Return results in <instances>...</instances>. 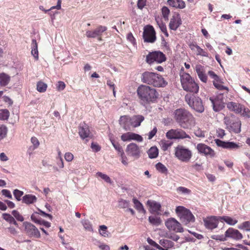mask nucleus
Returning a JSON list of instances; mask_svg holds the SVG:
<instances>
[{
  "label": "nucleus",
  "instance_id": "obj_1",
  "mask_svg": "<svg viewBox=\"0 0 250 250\" xmlns=\"http://www.w3.org/2000/svg\"><path fill=\"white\" fill-rule=\"evenodd\" d=\"M173 115L175 121L182 128L191 129L196 125L195 118L185 108L176 109L173 112Z\"/></svg>",
  "mask_w": 250,
  "mask_h": 250
},
{
  "label": "nucleus",
  "instance_id": "obj_2",
  "mask_svg": "<svg viewBox=\"0 0 250 250\" xmlns=\"http://www.w3.org/2000/svg\"><path fill=\"white\" fill-rule=\"evenodd\" d=\"M141 80L144 83L153 85L155 87H164L167 84L161 75L148 71L142 74Z\"/></svg>",
  "mask_w": 250,
  "mask_h": 250
},
{
  "label": "nucleus",
  "instance_id": "obj_3",
  "mask_svg": "<svg viewBox=\"0 0 250 250\" xmlns=\"http://www.w3.org/2000/svg\"><path fill=\"white\" fill-rule=\"evenodd\" d=\"M139 98L144 102H153L158 98V93L154 88L142 85L137 89Z\"/></svg>",
  "mask_w": 250,
  "mask_h": 250
},
{
  "label": "nucleus",
  "instance_id": "obj_4",
  "mask_svg": "<svg viewBox=\"0 0 250 250\" xmlns=\"http://www.w3.org/2000/svg\"><path fill=\"white\" fill-rule=\"evenodd\" d=\"M181 83L183 89L185 91L196 94L199 91L198 84L194 81L190 75L184 73L180 76Z\"/></svg>",
  "mask_w": 250,
  "mask_h": 250
},
{
  "label": "nucleus",
  "instance_id": "obj_5",
  "mask_svg": "<svg viewBox=\"0 0 250 250\" xmlns=\"http://www.w3.org/2000/svg\"><path fill=\"white\" fill-rule=\"evenodd\" d=\"M174 151L175 157L183 162H188L192 156L191 151L189 148L182 145H178L175 147Z\"/></svg>",
  "mask_w": 250,
  "mask_h": 250
},
{
  "label": "nucleus",
  "instance_id": "obj_6",
  "mask_svg": "<svg viewBox=\"0 0 250 250\" xmlns=\"http://www.w3.org/2000/svg\"><path fill=\"white\" fill-rule=\"evenodd\" d=\"M177 216L180 218V221L185 225L195 221V217L191 211L182 206H178L175 209Z\"/></svg>",
  "mask_w": 250,
  "mask_h": 250
},
{
  "label": "nucleus",
  "instance_id": "obj_7",
  "mask_svg": "<svg viewBox=\"0 0 250 250\" xmlns=\"http://www.w3.org/2000/svg\"><path fill=\"white\" fill-rule=\"evenodd\" d=\"M224 123L226 128L230 132L239 133L241 132V123L239 119L234 117H225Z\"/></svg>",
  "mask_w": 250,
  "mask_h": 250
},
{
  "label": "nucleus",
  "instance_id": "obj_8",
  "mask_svg": "<svg viewBox=\"0 0 250 250\" xmlns=\"http://www.w3.org/2000/svg\"><path fill=\"white\" fill-rule=\"evenodd\" d=\"M185 100L189 106L197 112L202 113L204 111V106L202 100L193 94H187Z\"/></svg>",
  "mask_w": 250,
  "mask_h": 250
},
{
  "label": "nucleus",
  "instance_id": "obj_9",
  "mask_svg": "<svg viewBox=\"0 0 250 250\" xmlns=\"http://www.w3.org/2000/svg\"><path fill=\"white\" fill-rule=\"evenodd\" d=\"M166 136L170 140L191 139L190 136L181 128L171 129L166 133Z\"/></svg>",
  "mask_w": 250,
  "mask_h": 250
},
{
  "label": "nucleus",
  "instance_id": "obj_10",
  "mask_svg": "<svg viewBox=\"0 0 250 250\" xmlns=\"http://www.w3.org/2000/svg\"><path fill=\"white\" fill-rule=\"evenodd\" d=\"M166 60L165 55L161 51H155L150 52L146 56V62L149 64L156 62L157 63H161Z\"/></svg>",
  "mask_w": 250,
  "mask_h": 250
},
{
  "label": "nucleus",
  "instance_id": "obj_11",
  "mask_svg": "<svg viewBox=\"0 0 250 250\" xmlns=\"http://www.w3.org/2000/svg\"><path fill=\"white\" fill-rule=\"evenodd\" d=\"M220 220L219 216H208L203 219L205 227L209 230L217 228Z\"/></svg>",
  "mask_w": 250,
  "mask_h": 250
},
{
  "label": "nucleus",
  "instance_id": "obj_12",
  "mask_svg": "<svg viewBox=\"0 0 250 250\" xmlns=\"http://www.w3.org/2000/svg\"><path fill=\"white\" fill-rule=\"evenodd\" d=\"M79 134L81 138L87 142L91 139L93 135L90 131L89 126L85 123L81 124L79 127Z\"/></svg>",
  "mask_w": 250,
  "mask_h": 250
},
{
  "label": "nucleus",
  "instance_id": "obj_13",
  "mask_svg": "<svg viewBox=\"0 0 250 250\" xmlns=\"http://www.w3.org/2000/svg\"><path fill=\"white\" fill-rule=\"evenodd\" d=\"M165 225L169 230H173L176 232L184 231L181 224L174 218H168L165 222Z\"/></svg>",
  "mask_w": 250,
  "mask_h": 250
},
{
  "label": "nucleus",
  "instance_id": "obj_14",
  "mask_svg": "<svg viewBox=\"0 0 250 250\" xmlns=\"http://www.w3.org/2000/svg\"><path fill=\"white\" fill-rule=\"evenodd\" d=\"M126 152L129 156L138 159L141 155L140 147L135 143H130L126 146Z\"/></svg>",
  "mask_w": 250,
  "mask_h": 250
},
{
  "label": "nucleus",
  "instance_id": "obj_15",
  "mask_svg": "<svg viewBox=\"0 0 250 250\" xmlns=\"http://www.w3.org/2000/svg\"><path fill=\"white\" fill-rule=\"evenodd\" d=\"M209 100L212 104L213 110L215 112L221 110L225 107L222 94L215 97H210Z\"/></svg>",
  "mask_w": 250,
  "mask_h": 250
},
{
  "label": "nucleus",
  "instance_id": "obj_16",
  "mask_svg": "<svg viewBox=\"0 0 250 250\" xmlns=\"http://www.w3.org/2000/svg\"><path fill=\"white\" fill-rule=\"evenodd\" d=\"M143 38L144 41L147 42L153 43L156 41L155 32L152 26H147L145 29Z\"/></svg>",
  "mask_w": 250,
  "mask_h": 250
},
{
  "label": "nucleus",
  "instance_id": "obj_17",
  "mask_svg": "<svg viewBox=\"0 0 250 250\" xmlns=\"http://www.w3.org/2000/svg\"><path fill=\"white\" fill-rule=\"evenodd\" d=\"M215 142L217 146L231 150H237L242 146L240 143L233 142H225L219 139L215 140Z\"/></svg>",
  "mask_w": 250,
  "mask_h": 250
},
{
  "label": "nucleus",
  "instance_id": "obj_18",
  "mask_svg": "<svg viewBox=\"0 0 250 250\" xmlns=\"http://www.w3.org/2000/svg\"><path fill=\"white\" fill-rule=\"evenodd\" d=\"M121 139L123 142L135 140L138 142H142L143 141V138L141 135L131 132L123 134L121 136Z\"/></svg>",
  "mask_w": 250,
  "mask_h": 250
},
{
  "label": "nucleus",
  "instance_id": "obj_19",
  "mask_svg": "<svg viewBox=\"0 0 250 250\" xmlns=\"http://www.w3.org/2000/svg\"><path fill=\"white\" fill-rule=\"evenodd\" d=\"M23 224L25 227V231L28 235L36 238L40 237V233L34 225L28 222H24Z\"/></svg>",
  "mask_w": 250,
  "mask_h": 250
},
{
  "label": "nucleus",
  "instance_id": "obj_20",
  "mask_svg": "<svg viewBox=\"0 0 250 250\" xmlns=\"http://www.w3.org/2000/svg\"><path fill=\"white\" fill-rule=\"evenodd\" d=\"M196 149L200 153L204 154L206 156H209L211 157H214L215 152L214 150L207 145L200 143L197 145Z\"/></svg>",
  "mask_w": 250,
  "mask_h": 250
},
{
  "label": "nucleus",
  "instance_id": "obj_21",
  "mask_svg": "<svg viewBox=\"0 0 250 250\" xmlns=\"http://www.w3.org/2000/svg\"><path fill=\"white\" fill-rule=\"evenodd\" d=\"M107 30V27L104 26L100 25L94 30H88L86 32L85 35L87 38H95L101 36L103 33Z\"/></svg>",
  "mask_w": 250,
  "mask_h": 250
},
{
  "label": "nucleus",
  "instance_id": "obj_22",
  "mask_svg": "<svg viewBox=\"0 0 250 250\" xmlns=\"http://www.w3.org/2000/svg\"><path fill=\"white\" fill-rule=\"evenodd\" d=\"M226 238H230L235 240H240L243 238V235L237 229L232 228L228 229L225 232Z\"/></svg>",
  "mask_w": 250,
  "mask_h": 250
},
{
  "label": "nucleus",
  "instance_id": "obj_23",
  "mask_svg": "<svg viewBox=\"0 0 250 250\" xmlns=\"http://www.w3.org/2000/svg\"><path fill=\"white\" fill-rule=\"evenodd\" d=\"M119 123L121 126L125 130H130L131 127L130 117L128 115L121 116L119 119Z\"/></svg>",
  "mask_w": 250,
  "mask_h": 250
},
{
  "label": "nucleus",
  "instance_id": "obj_24",
  "mask_svg": "<svg viewBox=\"0 0 250 250\" xmlns=\"http://www.w3.org/2000/svg\"><path fill=\"white\" fill-rule=\"evenodd\" d=\"M189 47L192 51L195 52L197 56L208 57V53L198 46L196 43H190L189 44Z\"/></svg>",
  "mask_w": 250,
  "mask_h": 250
},
{
  "label": "nucleus",
  "instance_id": "obj_25",
  "mask_svg": "<svg viewBox=\"0 0 250 250\" xmlns=\"http://www.w3.org/2000/svg\"><path fill=\"white\" fill-rule=\"evenodd\" d=\"M182 24V21L179 15L172 16L170 19L169 27L171 30H176Z\"/></svg>",
  "mask_w": 250,
  "mask_h": 250
},
{
  "label": "nucleus",
  "instance_id": "obj_26",
  "mask_svg": "<svg viewBox=\"0 0 250 250\" xmlns=\"http://www.w3.org/2000/svg\"><path fill=\"white\" fill-rule=\"evenodd\" d=\"M195 71L200 80L204 83H206L207 76L205 74L204 66L201 64H197L195 66Z\"/></svg>",
  "mask_w": 250,
  "mask_h": 250
},
{
  "label": "nucleus",
  "instance_id": "obj_27",
  "mask_svg": "<svg viewBox=\"0 0 250 250\" xmlns=\"http://www.w3.org/2000/svg\"><path fill=\"white\" fill-rule=\"evenodd\" d=\"M131 125L132 127H137L141 125V123L144 120L145 118L141 115H134L130 117Z\"/></svg>",
  "mask_w": 250,
  "mask_h": 250
},
{
  "label": "nucleus",
  "instance_id": "obj_28",
  "mask_svg": "<svg viewBox=\"0 0 250 250\" xmlns=\"http://www.w3.org/2000/svg\"><path fill=\"white\" fill-rule=\"evenodd\" d=\"M227 108L236 113H240L242 111V106L239 103L235 102H229L227 104Z\"/></svg>",
  "mask_w": 250,
  "mask_h": 250
},
{
  "label": "nucleus",
  "instance_id": "obj_29",
  "mask_svg": "<svg viewBox=\"0 0 250 250\" xmlns=\"http://www.w3.org/2000/svg\"><path fill=\"white\" fill-rule=\"evenodd\" d=\"M147 205L149 207L151 213H158L161 208L160 204L154 201L148 200Z\"/></svg>",
  "mask_w": 250,
  "mask_h": 250
},
{
  "label": "nucleus",
  "instance_id": "obj_30",
  "mask_svg": "<svg viewBox=\"0 0 250 250\" xmlns=\"http://www.w3.org/2000/svg\"><path fill=\"white\" fill-rule=\"evenodd\" d=\"M167 3L170 6L179 9H183L186 6L185 2L182 0H168Z\"/></svg>",
  "mask_w": 250,
  "mask_h": 250
},
{
  "label": "nucleus",
  "instance_id": "obj_31",
  "mask_svg": "<svg viewBox=\"0 0 250 250\" xmlns=\"http://www.w3.org/2000/svg\"><path fill=\"white\" fill-rule=\"evenodd\" d=\"M37 200L36 196L32 194H25L22 199V202L27 205L34 204Z\"/></svg>",
  "mask_w": 250,
  "mask_h": 250
},
{
  "label": "nucleus",
  "instance_id": "obj_32",
  "mask_svg": "<svg viewBox=\"0 0 250 250\" xmlns=\"http://www.w3.org/2000/svg\"><path fill=\"white\" fill-rule=\"evenodd\" d=\"M134 207L135 209L140 213L145 214L146 212L143 204L136 198L132 199Z\"/></svg>",
  "mask_w": 250,
  "mask_h": 250
},
{
  "label": "nucleus",
  "instance_id": "obj_33",
  "mask_svg": "<svg viewBox=\"0 0 250 250\" xmlns=\"http://www.w3.org/2000/svg\"><path fill=\"white\" fill-rule=\"evenodd\" d=\"M31 54L36 60L39 59V52L38 50V44L35 39L32 40L31 42Z\"/></svg>",
  "mask_w": 250,
  "mask_h": 250
},
{
  "label": "nucleus",
  "instance_id": "obj_34",
  "mask_svg": "<svg viewBox=\"0 0 250 250\" xmlns=\"http://www.w3.org/2000/svg\"><path fill=\"white\" fill-rule=\"evenodd\" d=\"M159 244L162 246V250H167L168 249L171 248L174 246V243L167 239H161L159 241Z\"/></svg>",
  "mask_w": 250,
  "mask_h": 250
},
{
  "label": "nucleus",
  "instance_id": "obj_35",
  "mask_svg": "<svg viewBox=\"0 0 250 250\" xmlns=\"http://www.w3.org/2000/svg\"><path fill=\"white\" fill-rule=\"evenodd\" d=\"M10 81V77L5 73L0 74V85L1 86H6Z\"/></svg>",
  "mask_w": 250,
  "mask_h": 250
},
{
  "label": "nucleus",
  "instance_id": "obj_36",
  "mask_svg": "<svg viewBox=\"0 0 250 250\" xmlns=\"http://www.w3.org/2000/svg\"><path fill=\"white\" fill-rule=\"evenodd\" d=\"M161 149L165 151L168 150V149L173 144V142L166 140H162L159 142Z\"/></svg>",
  "mask_w": 250,
  "mask_h": 250
},
{
  "label": "nucleus",
  "instance_id": "obj_37",
  "mask_svg": "<svg viewBox=\"0 0 250 250\" xmlns=\"http://www.w3.org/2000/svg\"><path fill=\"white\" fill-rule=\"evenodd\" d=\"M219 218L220 220H223L227 224L231 226H234L238 222L236 219L228 216H219Z\"/></svg>",
  "mask_w": 250,
  "mask_h": 250
},
{
  "label": "nucleus",
  "instance_id": "obj_38",
  "mask_svg": "<svg viewBox=\"0 0 250 250\" xmlns=\"http://www.w3.org/2000/svg\"><path fill=\"white\" fill-rule=\"evenodd\" d=\"M223 83V81L221 79H219L218 81H213V84L214 86L218 90H226L227 91H229V88L228 87L223 85L222 84Z\"/></svg>",
  "mask_w": 250,
  "mask_h": 250
},
{
  "label": "nucleus",
  "instance_id": "obj_39",
  "mask_svg": "<svg viewBox=\"0 0 250 250\" xmlns=\"http://www.w3.org/2000/svg\"><path fill=\"white\" fill-rule=\"evenodd\" d=\"M158 149L156 146L151 147L147 151L148 156L151 159L156 158L158 155Z\"/></svg>",
  "mask_w": 250,
  "mask_h": 250
},
{
  "label": "nucleus",
  "instance_id": "obj_40",
  "mask_svg": "<svg viewBox=\"0 0 250 250\" xmlns=\"http://www.w3.org/2000/svg\"><path fill=\"white\" fill-rule=\"evenodd\" d=\"M2 218L5 221L9 223L10 224H14L15 226H18V223H17L15 218L11 215L10 214L8 213H3Z\"/></svg>",
  "mask_w": 250,
  "mask_h": 250
},
{
  "label": "nucleus",
  "instance_id": "obj_41",
  "mask_svg": "<svg viewBox=\"0 0 250 250\" xmlns=\"http://www.w3.org/2000/svg\"><path fill=\"white\" fill-rule=\"evenodd\" d=\"M81 222L85 230L90 232L93 231L92 225L88 219H83Z\"/></svg>",
  "mask_w": 250,
  "mask_h": 250
},
{
  "label": "nucleus",
  "instance_id": "obj_42",
  "mask_svg": "<svg viewBox=\"0 0 250 250\" xmlns=\"http://www.w3.org/2000/svg\"><path fill=\"white\" fill-rule=\"evenodd\" d=\"M31 218L32 220H33L34 222L39 224L41 225H43L46 228H49L51 226V224L47 221H44L43 220L36 219L34 214H32L31 215Z\"/></svg>",
  "mask_w": 250,
  "mask_h": 250
},
{
  "label": "nucleus",
  "instance_id": "obj_43",
  "mask_svg": "<svg viewBox=\"0 0 250 250\" xmlns=\"http://www.w3.org/2000/svg\"><path fill=\"white\" fill-rule=\"evenodd\" d=\"M149 222L153 225L159 226L161 223V220L160 217L155 216H151L148 217Z\"/></svg>",
  "mask_w": 250,
  "mask_h": 250
},
{
  "label": "nucleus",
  "instance_id": "obj_44",
  "mask_svg": "<svg viewBox=\"0 0 250 250\" xmlns=\"http://www.w3.org/2000/svg\"><path fill=\"white\" fill-rule=\"evenodd\" d=\"M156 169L159 172L163 174H167L168 170L164 165L161 163H157L155 166Z\"/></svg>",
  "mask_w": 250,
  "mask_h": 250
},
{
  "label": "nucleus",
  "instance_id": "obj_45",
  "mask_svg": "<svg viewBox=\"0 0 250 250\" xmlns=\"http://www.w3.org/2000/svg\"><path fill=\"white\" fill-rule=\"evenodd\" d=\"M238 228L246 231H250V221L243 222L238 226Z\"/></svg>",
  "mask_w": 250,
  "mask_h": 250
},
{
  "label": "nucleus",
  "instance_id": "obj_46",
  "mask_svg": "<svg viewBox=\"0 0 250 250\" xmlns=\"http://www.w3.org/2000/svg\"><path fill=\"white\" fill-rule=\"evenodd\" d=\"M47 85L46 83L39 82L37 84V89L40 92H44L47 89Z\"/></svg>",
  "mask_w": 250,
  "mask_h": 250
},
{
  "label": "nucleus",
  "instance_id": "obj_47",
  "mask_svg": "<svg viewBox=\"0 0 250 250\" xmlns=\"http://www.w3.org/2000/svg\"><path fill=\"white\" fill-rule=\"evenodd\" d=\"M97 175L100 177H101L102 179H103L105 182L107 183L112 184L113 181L110 178V177L105 174H104L101 172H98L97 173Z\"/></svg>",
  "mask_w": 250,
  "mask_h": 250
},
{
  "label": "nucleus",
  "instance_id": "obj_48",
  "mask_svg": "<svg viewBox=\"0 0 250 250\" xmlns=\"http://www.w3.org/2000/svg\"><path fill=\"white\" fill-rule=\"evenodd\" d=\"M111 142L114 148L118 152L119 154H121V153L124 152L122 147L118 143L112 140H111Z\"/></svg>",
  "mask_w": 250,
  "mask_h": 250
},
{
  "label": "nucleus",
  "instance_id": "obj_49",
  "mask_svg": "<svg viewBox=\"0 0 250 250\" xmlns=\"http://www.w3.org/2000/svg\"><path fill=\"white\" fill-rule=\"evenodd\" d=\"M118 206L121 208H128L129 206V202L127 200L121 199L119 201Z\"/></svg>",
  "mask_w": 250,
  "mask_h": 250
},
{
  "label": "nucleus",
  "instance_id": "obj_50",
  "mask_svg": "<svg viewBox=\"0 0 250 250\" xmlns=\"http://www.w3.org/2000/svg\"><path fill=\"white\" fill-rule=\"evenodd\" d=\"M12 214L13 216L19 221L22 222L24 220L23 217L20 213L19 211L16 210H14L12 211Z\"/></svg>",
  "mask_w": 250,
  "mask_h": 250
},
{
  "label": "nucleus",
  "instance_id": "obj_51",
  "mask_svg": "<svg viewBox=\"0 0 250 250\" xmlns=\"http://www.w3.org/2000/svg\"><path fill=\"white\" fill-rule=\"evenodd\" d=\"M13 194L16 200L20 201L21 200V197L23 195V192L19 189H15L13 191Z\"/></svg>",
  "mask_w": 250,
  "mask_h": 250
},
{
  "label": "nucleus",
  "instance_id": "obj_52",
  "mask_svg": "<svg viewBox=\"0 0 250 250\" xmlns=\"http://www.w3.org/2000/svg\"><path fill=\"white\" fill-rule=\"evenodd\" d=\"M7 128L5 126L0 125V140L4 138L7 133Z\"/></svg>",
  "mask_w": 250,
  "mask_h": 250
},
{
  "label": "nucleus",
  "instance_id": "obj_53",
  "mask_svg": "<svg viewBox=\"0 0 250 250\" xmlns=\"http://www.w3.org/2000/svg\"><path fill=\"white\" fill-rule=\"evenodd\" d=\"M9 116V112L7 109H3L0 111V118L2 120H7Z\"/></svg>",
  "mask_w": 250,
  "mask_h": 250
},
{
  "label": "nucleus",
  "instance_id": "obj_54",
  "mask_svg": "<svg viewBox=\"0 0 250 250\" xmlns=\"http://www.w3.org/2000/svg\"><path fill=\"white\" fill-rule=\"evenodd\" d=\"M170 11L168 8L166 6H164L162 9V13L164 18L166 20H168V15L169 14Z\"/></svg>",
  "mask_w": 250,
  "mask_h": 250
},
{
  "label": "nucleus",
  "instance_id": "obj_55",
  "mask_svg": "<svg viewBox=\"0 0 250 250\" xmlns=\"http://www.w3.org/2000/svg\"><path fill=\"white\" fill-rule=\"evenodd\" d=\"M107 227L105 225H101L100 226L99 232L101 235L104 237L108 236L107 231L106 230Z\"/></svg>",
  "mask_w": 250,
  "mask_h": 250
},
{
  "label": "nucleus",
  "instance_id": "obj_56",
  "mask_svg": "<svg viewBox=\"0 0 250 250\" xmlns=\"http://www.w3.org/2000/svg\"><path fill=\"white\" fill-rule=\"evenodd\" d=\"M120 155L121 156L120 160H121L122 163L125 166H128V158H127V157L125 154V153L123 152Z\"/></svg>",
  "mask_w": 250,
  "mask_h": 250
},
{
  "label": "nucleus",
  "instance_id": "obj_57",
  "mask_svg": "<svg viewBox=\"0 0 250 250\" xmlns=\"http://www.w3.org/2000/svg\"><path fill=\"white\" fill-rule=\"evenodd\" d=\"M31 142L33 146L34 149L37 148L40 145V142L38 139L35 137H32L31 138Z\"/></svg>",
  "mask_w": 250,
  "mask_h": 250
},
{
  "label": "nucleus",
  "instance_id": "obj_58",
  "mask_svg": "<svg viewBox=\"0 0 250 250\" xmlns=\"http://www.w3.org/2000/svg\"><path fill=\"white\" fill-rule=\"evenodd\" d=\"M177 191L184 194H188L190 192V190L189 189L183 187H178L177 188Z\"/></svg>",
  "mask_w": 250,
  "mask_h": 250
},
{
  "label": "nucleus",
  "instance_id": "obj_59",
  "mask_svg": "<svg viewBox=\"0 0 250 250\" xmlns=\"http://www.w3.org/2000/svg\"><path fill=\"white\" fill-rule=\"evenodd\" d=\"M194 134L198 137H205V132L200 128H197L194 130Z\"/></svg>",
  "mask_w": 250,
  "mask_h": 250
},
{
  "label": "nucleus",
  "instance_id": "obj_60",
  "mask_svg": "<svg viewBox=\"0 0 250 250\" xmlns=\"http://www.w3.org/2000/svg\"><path fill=\"white\" fill-rule=\"evenodd\" d=\"M147 242L151 246H153L155 248L160 250H162V247L158 244L156 242L152 240V239L148 238L147 239Z\"/></svg>",
  "mask_w": 250,
  "mask_h": 250
},
{
  "label": "nucleus",
  "instance_id": "obj_61",
  "mask_svg": "<svg viewBox=\"0 0 250 250\" xmlns=\"http://www.w3.org/2000/svg\"><path fill=\"white\" fill-rule=\"evenodd\" d=\"M147 242L151 246H153L155 248L160 250H162V247L158 244L156 242L152 240V239L148 238L147 239Z\"/></svg>",
  "mask_w": 250,
  "mask_h": 250
},
{
  "label": "nucleus",
  "instance_id": "obj_62",
  "mask_svg": "<svg viewBox=\"0 0 250 250\" xmlns=\"http://www.w3.org/2000/svg\"><path fill=\"white\" fill-rule=\"evenodd\" d=\"M226 135L225 131L222 128H218L216 129V135L218 137L223 138Z\"/></svg>",
  "mask_w": 250,
  "mask_h": 250
},
{
  "label": "nucleus",
  "instance_id": "obj_63",
  "mask_svg": "<svg viewBox=\"0 0 250 250\" xmlns=\"http://www.w3.org/2000/svg\"><path fill=\"white\" fill-rule=\"evenodd\" d=\"M74 156L70 152H66L64 154V159L67 162H71L73 160Z\"/></svg>",
  "mask_w": 250,
  "mask_h": 250
},
{
  "label": "nucleus",
  "instance_id": "obj_64",
  "mask_svg": "<svg viewBox=\"0 0 250 250\" xmlns=\"http://www.w3.org/2000/svg\"><path fill=\"white\" fill-rule=\"evenodd\" d=\"M241 113L243 116H246L248 118L250 117V111L248 108L242 107V111Z\"/></svg>",
  "mask_w": 250,
  "mask_h": 250
}]
</instances>
